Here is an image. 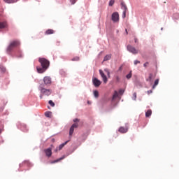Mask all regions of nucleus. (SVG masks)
Here are the masks:
<instances>
[{
  "label": "nucleus",
  "instance_id": "a211bd4d",
  "mask_svg": "<svg viewBox=\"0 0 179 179\" xmlns=\"http://www.w3.org/2000/svg\"><path fill=\"white\" fill-rule=\"evenodd\" d=\"M110 59H111V55H107L103 58V61H110Z\"/></svg>",
  "mask_w": 179,
  "mask_h": 179
},
{
  "label": "nucleus",
  "instance_id": "4468645a",
  "mask_svg": "<svg viewBox=\"0 0 179 179\" xmlns=\"http://www.w3.org/2000/svg\"><path fill=\"white\" fill-rule=\"evenodd\" d=\"M65 157H66V156L63 155L62 157H60L56 160L52 161L51 164H54V163H58V162H61V160H64V159H65Z\"/></svg>",
  "mask_w": 179,
  "mask_h": 179
},
{
  "label": "nucleus",
  "instance_id": "5701e85b",
  "mask_svg": "<svg viewBox=\"0 0 179 179\" xmlns=\"http://www.w3.org/2000/svg\"><path fill=\"white\" fill-rule=\"evenodd\" d=\"M49 104L51 107H55V103L52 101V100L49 101Z\"/></svg>",
  "mask_w": 179,
  "mask_h": 179
},
{
  "label": "nucleus",
  "instance_id": "f8f14e48",
  "mask_svg": "<svg viewBox=\"0 0 179 179\" xmlns=\"http://www.w3.org/2000/svg\"><path fill=\"white\" fill-rule=\"evenodd\" d=\"M0 29H8V22L6 21L0 22Z\"/></svg>",
  "mask_w": 179,
  "mask_h": 179
},
{
  "label": "nucleus",
  "instance_id": "2f4dec72",
  "mask_svg": "<svg viewBox=\"0 0 179 179\" xmlns=\"http://www.w3.org/2000/svg\"><path fill=\"white\" fill-rule=\"evenodd\" d=\"M104 71L105 72H107L108 76H110V71H108V69H105Z\"/></svg>",
  "mask_w": 179,
  "mask_h": 179
},
{
  "label": "nucleus",
  "instance_id": "4be33fe9",
  "mask_svg": "<svg viewBox=\"0 0 179 179\" xmlns=\"http://www.w3.org/2000/svg\"><path fill=\"white\" fill-rule=\"evenodd\" d=\"M127 79H131L132 78V71H130L129 74L126 76Z\"/></svg>",
  "mask_w": 179,
  "mask_h": 179
},
{
  "label": "nucleus",
  "instance_id": "c756f323",
  "mask_svg": "<svg viewBox=\"0 0 179 179\" xmlns=\"http://www.w3.org/2000/svg\"><path fill=\"white\" fill-rule=\"evenodd\" d=\"M138 64H141V62L139 60H135L134 65H138Z\"/></svg>",
  "mask_w": 179,
  "mask_h": 179
},
{
  "label": "nucleus",
  "instance_id": "aec40b11",
  "mask_svg": "<svg viewBox=\"0 0 179 179\" xmlns=\"http://www.w3.org/2000/svg\"><path fill=\"white\" fill-rule=\"evenodd\" d=\"M157 85H159V79H157L155 81V83L152 86V89H155V87L157 86Z\"/></svg>",
  "mask_w": 179,
  "mask_h": 179
},
{
  "label": "nucleus",
  "instance_id": "bb28decb",
  "mask_svg": "<svg viewBox=\"0 0 179 179\" xmlns=\"http://www.w3.org/2000/svg\"><path fill=\"white\" fill-rule=\"evenodd\" d=\"M114 5V0H110L109 1V6H113Z\"/></svg>",
  "mask_w": 179,
  "mask_h": 179
},
{
  "label": "nucleus",
  "instance_id": "79ce46f5",
  "mask_svg": "<svg viewBox=\"0 0 179 179\" xmlns=\"http://www.w3.org/2000/svg\"><path fill=\"white\" fill-rule=\"evenodd\" d=\"M5 71H6L5 68H3V69H2V71H3V72H5Z\"/></svg>",
  "mask_w": 179,
  "mask_h": 179
},
{
  "label": "nucleus",
  "instance_id": "393cba45",
  "mask_svg": "<svg viewBox=\"0 0 179 179\" xmlns=\"http://www.w3.org/2000/svg\"><path fill=\"white\" fill-rule=\"evenodd\" d=\"M80 58L79 57L76 56L71 59V61H79Z\"/></svg>",
  "mask_w": 179,
  "mask_h": 179
},
{
  "label": "nucleus",
  "instance_id": "7ed1b4c3",
  "mask_svg": "<svg viewBox=\"0 0 179 179\" xmlns=\"http://www.w3.org/2000/svg\"><path fill=\"white\" fill-rule=\"evenodd\" d=\"M19 45H20V42H19V41H14L11 42L7 48V52H10L13 48H15V47H19Z\"/></svg>",
  "mask_w": 179,
  "mask_h": 179
},
{
  "label": "nucleus",
  "instance_id": "423d86ee",
  "mask_svg": "<svg viewBox=\"0 0 179 179\" xmlns=\"http://www.w3.org/2000/svg\"><path fill=\"white\" fill-rule=\"evenodd\" d=\"M43 82L44 83L43 84L45 85V86H48V85H51V77H49V76L44 77Z\"/></svg>",
  "mask_w": 179,
  "mask_h": 179
},
{
  "label": "nucleus",
  "instance_id": "4c0bfd02",
  "mask_svg": "<svg viewBox=\"0 0 179 179\" xmlns=\"http://www.w3.org/2000/svg\"><path fill=\"white\" fill-rule=\"evenodd\" d=\"M116 80H117V82H120V77L117 76L116 77Z\"/></svg>",
  "mask_w": 179,
  "mask_h": 179
},
{
  "label": "nucleus",
  "instance_id": "20e7f679",
  "mask_svg": "<svg viewBox=\"0 0 179 179\" xmlns=\"http://www.w3.org/2000/svg\"><path fill=\"white\" fill-rule=\"evenodd\" d=\"M127 50L129 52H131V54H134V55L138 54V52H139L138 50H137L136 48H135V47L131 45H127Z\"/></svg>",
  "mask_w": 179,
  "mask_h": 179
},
{
  "label": "nucleus",
  "instance_id": "6e6552de",
  "mask_svg": "<svg viewBox=\"0 0 179 179\" xmlns=\"http://www.w3.org/2000/svg\"><path fill=\"white\" fill-rule=\"evenodd\" d=\"M118 131L120 134H127L128 132V124H126L125 127H120Z\"/></svg>",
  "mask_w": 179,
  "mask_h": 179
},
{
  "label": "nucleus",
  "instance_id": "c03bdc74",
  "mask_svg": "<svg viewBox=\"0 0 179 179\" xmlns=\"http://www.w3.org/2000/svg\"><path fill=\"white\" fill-rule=\"evenodd\" d=\"M121 69H122V66H120V67L119 68V71H121Z\"/></svg>",
  "mask_w": 179,
  "mask_h": 179
},
{
  "label": "nucleus",
  "instance_id": "1a4fd4ad",
  "mask_svg": "<svg viewBox=\"0 0 179 179\" xmlns=\"http://www.w3.org/2000/svg\"><path fill=\"white\" fill-rule=\"evenodd\" d=\"M79 124L78 123H74L70 128L69 135L71 136L73 134V131H75V128H78Z\"/></svg>",
  "mask_w": 179,
  "mask_h": 179
},
{
  "label": "nucleus",
  "instance_id": "e433bc0d",
  "mask_svg": "<svg viewBox=\"0 0 179 179\" xmlns=\"http://www.w3.org/2000/svg\"><path fill=\"white\" fill-rule=\"evenodd\" d=\"M79 122V119L76 118L73 120V122Z\"/></svg>",
  "mask_w": 179,
  "mask_h": 179
},
{
  "label": "nucleus",
  "instance_id": "a878e982",
  "mask_svg": "<svg viewBox=\"0 0 179 179\" xmlns=\"http://www.w3.org/2000/svg\"><path fill=\"white\" fill-rule=\"evenodd\" d=\"M45 115L48 117V118H51V113H45Z\"/></svg>",
  "mask_w": 179,
  "mask_h": 179
},
{
  "label": "nucleus",
  "instance_id": "f257e3e1",
  "mask_svg": "<svg viewBox=\"0 0 179 179\" xmlns=\"http://www.w3.org/2000/svg\"><path fill=\"white\" fill-rule=\"evenodd\" d=\"M38 61L42 67H37V71L38 73H44L46 69H48L50 66V61L44 57H41Z\"/></svg>",
  "mask_w": 179,
  "mask_h": 179
},
{
  "label": "nucleus",
  "instance_id": "c85d7f7f",
  "mask_svg": "<svg viewBox=\"0 0 179 179\" xmlns=\"http://www.w3.org/2000/svg\"><path fill=\"white\" fill-rule=\"evenodd\" d=\"M133 100H136V92L133 94Z\"/></svg>",
  "mask_w": 179,
  "mask_h": 179
},
{
  "label": "nucleus",
  "instance_id": "7c9ffc66",
  "mask_svg": "<svg viewBox=\"0 0 179 179\" xmlns=\"http://www.w3.org/2000/svg\"><path fill=\"white\" fill-rule=\"evenodd\" d=\"M150 115H152V113H145V117H150Z\"/></svg>",
  "mask_w": 179,
  "mask_h": 179
},
{
  "label": "nucleus",
  "instance_id": "0eeeda50",
  "mask_svg": "<svg viewBox=\"0 0 179 179\" xmlns=\"http://www.w3.org/2000/svg\"><path fill=\"white\" fill-rule=\"evenodd\" d=\"M92 83H93L94 86H95V87H99V86H100V85H101V81H100L96 78H93Z\"/></svg>",
  "mask_w": 179,
  "mask_h": 179
},
{
  "label": "nucleus",
  "instance_id": "473e14b6",
  "mask_svg": "<svg viewBox=\"0 0 179 179\" xmlns=\"http://www.w3.org/2000/svg\"><path fill=\"white\" fill-rule=\"evenodd\" d=\"M148 65H149V62H145L144 64H143V66L145 67V68H146L147 66H148Z\"/></svg>",
  "mask_w": 179,
  "mask_h": 179
},
{
  "label": "nucleus",
  "instance_id": "c9c22d12",
  "mask_svg": "<svg viewBox=\"0 0 179 179\" xmlns=\"http://www.w3.org/2000/svg\"><path fill=\"white\" fill-rule=\"evenodd\" d=\"M117 95L118 94L117 93V92H115V94L113 95V99H115V97H117Z\"/></svg>",
  "mask_w": 179,
  "mask_h": 179
},
{
  "label": "nucleus",
  "instance_id": "cd10ccee",
  "mask_svg": "<svg viewBox=\"0 0 179 179\" xmlns=\"http://www.w3.org/2000/svg\"><path fill=\"white\" fill-rule=\"evenodd\" d=\"M76 1H78V0H70V2L71 3V5H75V3H76Z\"/></svg>",
  "mask_w": 179,
  "mask_h": 179
},
{
  "label": "nucleus",
  "instance_id": "58836bf2",
  "mask_svg": "<svg viewBox=\"0 0 179 179\" xmlns=\"http://www.w3.org/2000/svg\"><path fill=\"white\" fill-rule=\"evenodd\" d=\"M134 43H138V38H134Z\"/></svg>",
  "mask_w": 179,
  "mask_h": 179
},
{
  "label": "nucleus",
  "instance_id": "ea45409f",
  "mask_svg": "<svg viewBox=\"0 0 179 179\" xmlns=\"http://www.w3.org/2000/svg\"><path fill=\"white\" fill-rule=\"evenodd\" d=\"M87 104H92V101H87Z\"/></svg>",
  "mask_w": 179,
  "mask_h": 179
},
{
  "label": "nucleus",
  "instance_id": "39448f33",
  "mask_svg": "<svg viewBox=\"0 0 179 179\" xmlns=\"http://www.w3.org/2000/svg\"><path fill=\"white\" fill-rule=\"evenodd\" d=\"M111 19L115 23L118 22L120 21V14L117 12L113 13Z\"/></svg>",
  "mask_w": 179,
  "mask_h": 179
},
{
  "label": "nucleus",
  "instance_id": "6ab92c4d",
  "mask_svg": "<svg viewBox=\"0 0 179 179\" xmlns=\"http://www.w3.org/2000/svg\"><path fill=\"white\" fill-rule=\"evenodd\" d=\"M153 78V74L150 73L148 78L146 79L147 82H152Z\"/></svg>",
  "mask_w": 179,
  "mask_h": 179
},
{
  "label": "nucleus",
  "instance_id": "2eb2a0df",
  "mask_svg": "<svg viewBox=\"0 0 179 179\" xmlns=\"http://www.w3.org/2000/svg\"><path fill=\"white\" fill-rule=\"evenodd\" d=\"M54 33H55V31H54L53 29H48L45 32V34L46 36H48L50 34H54Z\"/></svg>",
  "mask_w": 179,
  "mask_h": 179
},
{
  "label": "nucleus",
  "instance_id": "37998d69",
  "mask_svg": "<svg viewBox=\"0 0 179 179\" xmlns=\"http://www.w3.org/2000/svg\"><path fill=\"white\" fill-rule=\"evenodd\" d=\"M125 31H126V34H128V30L125 29Z\"/></svg>",
  "mask_w": 179,
  "mask_h": 179
},
{
  "label": "nucleus",
  "instance_id": "9d476101",
  "mask_svg": "<svg viewBox=\"0 0 179 179\" xmlns=\"http://www.w3.org/2000/svg\"><path fill=\"white\" fill-rule=\"evenodd\" d=\"M99 73L103 80V83H107L108 80L107 79V76L104 75V72H103L102 70H99Z\"/></svg>",
  "mask_w": 179,
  "mask_h": 179
},
{
  "label": "nucleus",
  "instance_id": "b1692460",
  "mask_svg": "<svg viewBox=\"0 0 179 179\" xmlns=\"http://www.w3.org/2000/svg\"><path fill=\"white\" fill-rule=\"evenodd\" d=\"M122 17H123V19L127 17V10H125L122 13Z\"/></svg>",
  "mask_w": 179,
  "mask_h": 179
},
{
  "label": "nucleus",
  "instance_id": "ddd939ff",
  "mask_svg": "<svg viewBox=\"0 0 179 179\" xmlns=\"http://www.w3.org/2000/svg\"><path fill=\"white\" fill-rule=\"evenodd\" d=\"M66 143H68V141H66L65 143L61 144L58 148L55 149V152H58V150H62V148H64V146H65Z\"/></svg>",
  "mask_w": 179,
  "mask_h": 179
},
{
  "label": "nucleus",
  "instance_id": "9b49d317",
  "mask_svg": "<svg viewBox=\"0 0 179 179\" xmlns=\"http://www.w3.org/2000/svg\"><path fill=\"white\" fill-rule=\"evenodd\" d=\"M44 152L48 157H51V156L52 155V151L51 148L45 149Z\"/></svg>",
  "mask_w": 179,
  "mask_h": 179
},
{
  "label": "nucleus",
  "instance_id": "f03ea898",
  "mask_svg": "<svg viewBox=\"0 0 179 179\" xmlns=\"http://www.w3.org/2000/svg\"><path fill=\"white\" fill-rule=\"evenodd\" d=\"M38 90L41 92L40 99H43V96H50L52 91L50 89H45L44 84H40Z\"/></svg>",
  "mask_w": 179,
  "mask_h": 179
},
{
  "label": "nucleus",
  "instance_id": "a19ab883",
  "mask_svg": "<svg viewBox=\"0 0 179 179\" xmlns=\"http://www.w3.org/2000/svg\"><path fill=\"white\" fill-rule=\"evenodd\" d=\"M147 113H152V110H148Z\"/></svg>",
  "mask_w": 179,
  "mask_h": 179
},
{
  "label": "nucleus",
  "instance_id": "f3484780",
  "mask_svg": "<svg viewBox=\"0 0 179 179\" xmlns=\"http://www.w3.org/2000/svg\"><path fill=\"white\" fill-rule=\"evenodd\" d=\"M121 6H122V9H123V10H128V8L127 7V5H125V3L122 2Z\"/></svg>",
  "mask_w": 179,
  "mask_h": 179
},
{
  "label": "nucleus",
  "instance_id": "72a5a7b5",
  "mask_svg": "<svg viewBox=\"0 0 179 179\" xmlns=\"http://www.w3.org/2000/svg\"><path fill=\"white\" fill-rule=\"evenodd\" d=\"M120 94H124V90H119Z\"/></svg>",
  "mask_w": 179,
  "mask_h": 179
},
{
  "label": "nucleus",
  "instance_id": "412c9836",
  "mask_svg": "<svg viewBox=\"0 0 179 179\" xmlns=\"http://www.w3.org/2000/svg\"><path fill=\"white\" fill-rule=\"evenodd\" d=\"M94 96L96 99L99 98V91L97 90L94 91Z\"/></svg>",
  "mask_w": 179,
  "mask_h": 179
},
{
  "label": "nucleus",
  "instance_id": "dca6fc26",
  "mask_svg": "<svg viewBox=\"0 0 179 179\" xmlns=\"http://www.w3.org/2000/svg\"><path fill=\"white\" fill-rule=\"evenodd\" d=\"M6 3H15V2H17V0H3Z\"/></svg>",
  "mask_w": 179,
  "mask_h": 179
},
{
  "label": "nucleus",
  "instance_id": "a18cd8bd",
  "mask_svg": "<svg viewBox=\"0 0 179 179\" xmlns=\"http://www.w3.org/2000/svg\"><path fill=\"white\" fill-rule=\"evenodd\" d=\"M1 132H2V131L0 130V134H1Z\"/></svg>",
  "mask_w": 179,
  "mask_h": 179
},
{
  "label": "nucleus",
  "instance_id": "f704fd0d",
  "mask_svg": "<svg viewBox=\"0 0 179 179\" xmlns=\"http://www.w3.org/2000/svg\"><path fill=\"white\" fill-rule=\"evenodd\" d=\"M151 93H153V91H152V90H148V91H147V94H151Z\"/></svg>",
  "mask_w": 179,
  "mask_h": 179
}]
</instances>
